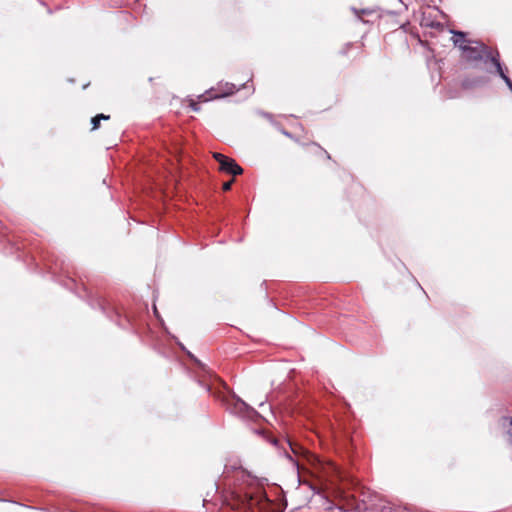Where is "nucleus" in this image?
<instances>
[{"mask_svg": "<svg viewBox=\"0 0 512 512\" xmlns=\"http://www.w3.org/2000/svg\"><path fill=\"white\" fill-rule=\"evenodd\" d=\"M235 473L234 485L231 494L237 501L238 506L251 508L254 505H259L266 499V494L262 488V483L257 478L253 477L249 472L245 471L241 466L226 465L223 472V480L230 481V474ZM229 487L232 485L228 483Z\"/></svg>", "mask_w": 512, "mask_h": 512, "instance_id": "1", "label": "nucleus"}, {"mask_svg": "<svg viewBox=\"0 0 512 512\" xmlns=\"http://www.w3.org/2000/svg\"><path fill=\"white\" fill-rule=\"evenodd\" d=\"M474 43L475 46L468 45L467 48H464L465 58L471 62L482 61L486 71L487 67L495 69L496 63L501 62L499 51L491 49L482 42L475 41Z\"/></svg>", "mask_w": 512, "mask_h": 512, "instance_id": "2", "label": "nucleus"}, {"mask_svg": "<svg viewBox=\"0 0 512 512\" xmlns=\"http://www.w3.org/2000/svg\"><path fill=\"white\" fill-rule=\"evenodd\" d=\"M270 441L273 445L279 446L283 450L284 456L291 462L297 472H299L300 462L297 458L306 453V450L301 445L291 442L289 439H285L281 443L276 438H271Z\"/></svg>", "mask_w": 512, "mask_h": 512, "instance_id": "3", "label": "nucleus"}, {"mask_svg": "<svg viewBox=\"0 0 512 512\" xmlns=\"http://www.w3.org/2000/svg\"><path fill=\"white\" fill-rule=\"evenodd\" d=\"M228 409L231 413L236 414L243 419L254 420L260 417L259 413L253 407L236 395L232 396L228 403Z\"/></svg>", "mask_w": 512, "mask_h": 512, "instance_id": "4", "label": "nucleus"}, {"mask_svg": "<svg viewBox=\"0 0 512 512\" xmlns=\"http://www.w3.org/2000/svg\"><path fill=\"white\" fill-rule=\"evenodd\" d=\"M363 505V509L369 512H410L407 508L396 507L384 499H370Z\"/></svg>", "mask_w": 512, "mask_h": 512, "instance_id": "5", "label": "nucleus"}, {"mask_svg": "<svg viewBox=\"0 0 512 512\" xmlns=\"http://www.w3.org/2000/svg\"><path fill=\"white\" fill-rule=\"evenodd\" d=\"M213 157L219 163V169L221 171L232 174L234 176L243 173V169L236 163L234 159L224 156L218 152H215Z\"/></svg>", "mask_w": 512, "mask_h": 512, "instance_id": "6", "label": "nucleus"}, {"mask_svg": "<svg viewBox=\"0 0 512 512\" xmlns=\"http://www.w3.org/2000/svg\"><path fill=\"white\" fill-rule=\"evenodd\" d=\"M507 67L504 66L501 62L496 63V68L492 69L490 67H487V72L489 74L498 75L500 76L504 82L506 83L509 90L512 92V81L507 75Z\"/></svg>", "mask_w": 512, "mask_h": 512, "instance_id": "7", "label": "nucleus"}, {"mask_svg": "<svg viewBox=\"0 0 512 512\" xmlns=\"http://www.w3.org/2000/svg\"><path fill=\"white\" fill-rule=\"evenodd\" d=\"M453 33V43L455 46L459 47L462 52H464V48H467L472 41L466 39V34L462 31H451Z\"/></svg>", "mask_w": 512, "mask_h": 512, "instance_id": "8", "label": "nucleus"}, {"mask_svg": "<svg viewBox=\"0 0 512 512\" xmlns=\"http://www.w3.org/2000/svg\"><path fill=\"white\" fill-rule=\"evenodd\" d=\"M226 87H227V89L223 93V96L233 94L236 89V86L234 84H230V83H226Z\"/></svg>", "mask_w": 512, "mask_h": 512, "instance_id": "9", "label": "nucleus"}, {"mask_svg": "<svg viewBox=\"0 0 512 512\" xmlns=\"http://www.w3.org/2000/svg\"><path fill=\"white\" fill-rule=\"evenodd\" d=\"M91 124H92V129L93 130H95V129H97L99 127L100 119L97 117V115L91 119Z\"/></svg>", "mask_w": 512, "mask_h": 512, "instance_id": "10", "label": "nucleus"}, {"mask_svg": "<svg viewBox=\"0 0 512 512\" xmlns=\"http://www.w3.org/2000/svg\"><path fill=\"white\" fill-rule=\"evenodd\" d=\"M190 107L195 112H198L200 110L199 104L197 102H195L194 100L190 101Z\"/></svg>", "mask_w": 512, "mask_h": 512, "instance_id": "11", "label": "nucleus"}, {"mask_svg": "<svg viewBox=\"0 0 512 512\" xmlns=\"http://www.w3.org/2000/svg\"><path fill=\"white\" fill-rule=\"evenodd\" d=\"M353 11L354 13L356 14V16L361 19V14H368L369 12L367 10H357L355 8H353Z\"/></svg>", "mask_w": 512, "mask_h": 512, "instance_id": "12", "label": "nucleus"}, {"mask_svg": "<svg viewBox=\"0 0 512 512\" xmlns=\"http://www.w3.org/2000/svg\"><path fill=\"white\" fill-rule=\"evenodd\" d=\"M232 184H233V180H230V181H228V182H225V183L223 184V190H224V191H229V190L231 189V187H232Z\"/></svg>", "mask_w": 512, "mask_h": 512, "instance_id": "13", "label": "nucleus"}, {"mask_svg": "<svg viewBox=\"0 0 512 512\" xmlns=\"http://www.w3.org/2000/svg\"><path fill=\"white\" fill-rule=\"evenodd\" d=\"M504 421H508V418H504ZM508 434L512 438V417L509 419V428H508Z\"/></svg>", "mask_w": 512, "mask_h": 512, "instance_id": "14", "label": "nucleus"}, {"mask_svg": "<svg viewBox=\"0 0 512 512\" xmlns=\"http://www.w3.org/2000/svg\"><path fill=\"white\" fill-rule=\"evenodd\" d=\"M97 117L100 119V120H108L110 118L109 115H105L103 113L101 114H98Z\"/></svg>", "mask_w": 512, "mask_h": 512, "instance_id": "15", "label": "nucleus"}, {"mask_svg": "<svg viewBox=\"0 0 512 512\" xmlns=\"http://www.w3.org/2000/svg\"><path fill=\"white\" fill-rule=\"evenodd\" d=\"M153 309H154V313H155V315L158 317V311H157L156 306H154V308H153Z\"/></svg>", "mask_w": 512, "mask_h": 512, "instance_id": "16", "label": "nucleus"}, {"mask_svg": "<svg viewBox=\"0 0 512 512\" xmlns=\"http://www.w3.org/2000/svg\"><path fill=\"white\" fill-rule=\"evenodd\" d=\"M325 154H326L327 158L330 159V155L326 151H325Z\"/></svg>", "mask_w": 512, "mask_h": 512, "instance_id": "17", "label": "nucleus"}, {"mask_svg": "<svg viewBox=\"0 0 512 512\" xmlns=\"http://www.w3.org/2000/svg\"><path fill=\"white\" fill-rule=\"evenodd\" d=\"M196 363H198L201 367L203 366V365L199 362V360H196Z\"/></svg>", "mask_w": 512, "mask_h": 512, "instance_id": "18", "label": "nucleus"}]
</instances>
